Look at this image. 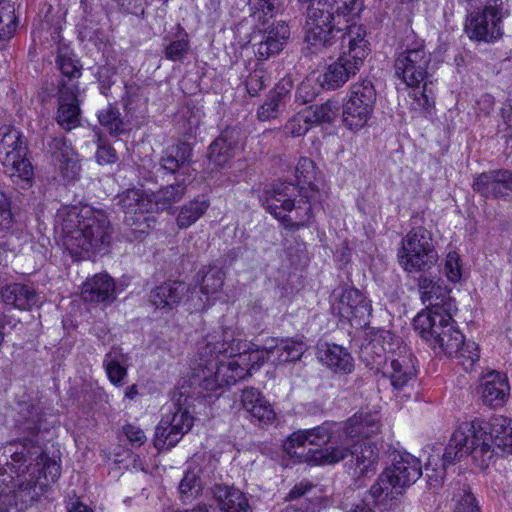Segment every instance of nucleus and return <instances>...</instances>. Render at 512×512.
<instances>
[{
	"label": "nucleus",
	"mask_w": 512,
	"mask_h": 512,
	"mask_svg": "<svg viewBox=\"0 0 512 512\" xmlns=\"http://www.w3.org/2000/svg\"><path fill=\"white\" fill-rule=\"evenodd\" d=\"M117 205L125 214L123 237L130 242L143 240L155 222L152 200L139 189H128L117 196Z\"/></svg>",
	"instance_id": "obj_11"
},
{
	"label": "nucleus",
	"mask_w": 512,
	"mask_h": 512,
	"mask_svg": "<svg viewBox=\"0 0 512 512\" xmlns=\"http://www.w3.org/2000/svg\"><path fill=\"white\" fill-rule=\"evenodd\" d=\"M334 34V42L330 47L341 40L342 52L337 61L329 65L323 75L321 86L327 89L339 88L355 76L369 53L368 41L365 39L366 30L361 25L345 24L343 31ZM324 49L327 47L319 53ZM307 50L313 54L311 50Z\"/></svg>",
	"instance_id": "obj_6"
},
{
	"label": "nucleus",
	"mask_w": 512,
	"mask_h": 512,
	"mask_svg": "<svg viewBox=\"0 0 512 512\" xmlns=\"http://www.w3.org/2000/svg\"><path fill=\"white\" fill-rule=\"evenodd\" d=\"M473 189L484 197H504L512 192V173L507 170L481 173L474 180Z\"/></svg>",
	"instance_id": "obj_27"
},
{
	"label": "nucleus",
	"mask_w": 512,
	"mask_h": 512,
	"mask_svg": "<svg viewBox=\"0 0 512 512\" xmlns=\"http://www.w3.org/2000/svg\"><path fill=\"white\" fill-rule=\"evenodd\" d=\"M188 398L186 392L180 391L178 398L174 400L175 411L163 417L181 438L193 426V417L187 406Z\"/></svg>",
	"instance_id": "obj_37"
},
{
	"label": "nucleus",
	"mask_w": 512,
	"mask_h": 512,
	"mask_svg": "<svg viewBox=\"0 0 512 512\" xmlns=\"http://www.w3.org/2000/svg\"><path fill=\"white\" fill-rule=\"evenodd\" d=\"M332 309L340 318L357 328L367 326L372 314L370 301L356 288L345 289Z\"/></svg>",
	"instance_id": "obj_15"
},
{
	"label": "nucleus",
	"mask_w": 512,
	"mask_h": 512,
	"mask_svg": "<svg viewBox=\"0 0 512 512\" xmlns=\"http://www.w3.org/2000/svg\"><path fill=\"white\" fill-rule=\"evenodd\" d=\"M464 30L471 40L491 43L503 36V20L479 9L467 16Z\"/></svg>",
	"instance_id": "obj_17"
},
{
	"label": "nucleus",
	"mask_w": 512,
	"mask_h": 512,
	"mask_svg": "<svg viewBox=\"0 0 512 512\" xmlns=\"http://www.w3.org/2000/svg\"><path fill=\"white\" fill-rule=\"evenodd\" d=\"M428 84L422 83V90L413 92V108L421 111L424 116L431 115L434 110V94Z\"/></svg>",
	"instance_id": "obj_53"
},
{
	"label": "nucleus",
	"mask_w": 512,
	"mask_h": 512,
	"mask_svg": "<svg viewBox=\"0 0 512 512\" xmlns=\"http://www.w3.org/2000/svg\"><path fill=\"white\" fill-rule=\"evenodd\" d=\"M320 195L313 188H299L291 182H276L260 195L263 207L287 226L307 225L314 217L315 203Z\"/></svg>",
	"instance_id": "obj_5"
},
{
	"label": "nucleus",
	"mask_w": 512,
	"mask_h": 512,
	"mask_svg": "<svg viewBox=\"0 0 512 512\" xmlns=\"http://www.w3.org/2000/svg\"><path fill=\"white\" fill-rule=\"evenodd\" d=\"M193 148L187 142L169 146L160 159V166L165 171L188 175L192 164Z\"/></svg>",
	"instance_id": "obj_34"
},
{
	"label": "nucleus",
	"mask_w": 512,
	"mask_h": 512,
	"mask_svg": "<svg viewBox=\"0 0 512 512\" xmlns=\"http://www.w3.org/2000/svg\"><path fill=\"white\" fill-rule=\"evenodd\" d=\"M477 425L485 431L483 440L489 446L491 451V460L494 457L495 449L503 453L512 455V419L503 415H496L490 418L488 422L474 420Z\"/></svg>",
	"instance_id": "obj_16"
},
{
	"label": "nucleus",
	"mask_w": 512,
	"mask_h": 512,
	"mask_svg": "<svg viewBox=\"0 0 512 512\" xmlns=\"http://www.w3.org/2000/svg\"><path fill=\"white\" fill-rule=\"evenodd\" d=\"M176 33L173 36L166 35L164 41V56L170 61H182L190 50L188 33L181 25H177Z\"/></svg>",
	"instance_id": "obj_38"
},
{
	"label": "nucleus",
	"mask_w": 512,
	"mask_h": 512,
	"mask_svg": "<svg viewBox=\"0 0 512 512\" xmlns=\"http://www.w3.org/2000/svg\"><path fill=\"white\" fill-rule=\"evenodd\" d=\"M1 298L4 304L19 310L29 311L41 304L37 291L30 285L11 283L1 289Z\"/></svg>",
	"instance_id": "obj_32"
},
{
	"label": "nucleus",
	"mask_w": 512,
	"mask_h": 512,
	"mask_svg": "<svg viewBox=\"0 0 512 512\" xmlns=\"http://www.w3.org/2000/svg\"><path fill=\"white\" fill-rule=\"evenodd\" d=\"M54 166L67 181H75L80 177L81 165L76 151L64 137H54L48 143Z\"/></svg>",
	"instance_id": "obj_18"
},
{
	"label": "nucleus",
	"mask_w": 512,
	"mask_h": 512,
	"mask_svg": "<svg viewBox=\"0 0 512 512\" xmlns=\"http://www.w3.org/2000/svg\"><path fill=\"white\" fill-rule=\"evenodd\" d=\"M57 64L64 77L60 86L63 82L66 84L74 83L77 85V79L81 76V65L79 61L67 53H59L57 56Z\"/></svg>",
	"instance_id": "obj_47"
},
{
	"label": "nucleus",
	"mask_w": 512,
	"mask_h": 512,
	"mask_svg": "<svg viewBox=\"0 0 512 512\" xmlns=\"http://www.w3.org/2000/svg\"><path fill=\"white\" fill-rule=\"evenodd\" d=\"M269 77L263 70H254L246 80V88L250 95H257L268 84Z\"/></svg>",
	"instance_id": "obj_61"
},
{
	"label": "nucleus",
	"mask_w": 512,
	"mask_h": 512,
	"mask_svg": "<svg viewBox=\"0 0 512 512\" xmlns=\"http://www.w3.org/2000/svg\"><path fill=\"white\" fill-rule=\"evenodd\" d=\"M280 349H287L289 362H293L301 358L305 351V345L300 341L286 339L280 341Z\"/></svg>",
	"instance_id": "obj_64"
},
{
	"label": "nucleus",
	"mask_w": 512,
	"mask_h": 512,
	"mask_svg": "<svg viewBox=\"0 0 512 512\" xmlns=\"http://www.w3.org/2000/svg\"><path fill=\"white\" fill-rule=\"evenodd\" d=\"M465 2L475 3L482 5L485 12L490 13L496 18L504 20L509 16V1L508 0H465Z\"/></svg>",
	"instance_id": "obj_54"
},
{
	"label": "nucleus",
	"mask_w": 512,
	"mask_h": 512,
	"mask_svg": "<svg viewBox=\"0 0 512 512\" xmlns=\"http://www.w3.org/2000/svg\"><path fill=\"white\" fill-rule=\"evenodd\" d=\"M320 360L335 372L351 373L354 364L351 354L337 344H326L319 352Z\"/></svg>",
	"instance_id": "obj_36"
},
{
	"label": "nucleus",
	"mask_w": 512,
	"mask_h": 512,
	"mask_svg": "<svg viewBox=\"0 0 512 512\" xmlns=\"http://www.w3.org/2000/svg\"><path fill=\"white\" fill-rule=\"evenodd\" d=\"M281 6V0H249L251 16L255 21L265 23L274 16Z\"/></svg>",
	"instance_id": "obj_48"
},
{
	"label": "nucleus",
	"mask_w": 512,
	"mask_h": 512,
	"mask_svg": "<svg viewBox=\"0 0 512 512\" xmlns=\"http://www.w3.org/2000/svg\"><path fill=\"white\" fill-rule=\"evenodd\" d=\"M16 28L17 18L14 5L9 1H0V39H10L14 35Z\"/></svg>",
	"instance_id": "obj_46"
},
{
	"label": "nucleus",
	"mask_w": 512,
	"mask_h": 512,
	"mask_svg": "<svg viewBox=\"0 0 512 512\" xmlns=\"http://www.w3.org/2000/svg\"><path fill=\"white\" fill-rule=\"evenodd\" d=\"M18 414L15 427L19 433H27L29 436L6 443L3 446V455L6 457L5 466L9 474L20 479L37 475L45 450L38 439L42 420L40 407L33 403H23L19 405Z\"/></svg>",
	"instance_id": "obj_4"
},
{
	"label": "nucleus",
	"mask_w": 512,
	"mask_h": 512,
	"mask_svg": "<svg viewBox=\"0 0 512 512\" xmlns=\"http://www.w3.org/2000/svg\"><path fill=\"white\" fill-rule=\"evenodd\" d=\"M209 207V202L205 199L195 198L181 206L176 223L180 229H185L193 225Z\"/></svg>",
	"instance_id": "obj_41"
},
{
	"label": "nucleus",
	"mask_w": 512,
	"mask_h": 512,
	"mask_svg": "<svg viewBox=\"0 0 512 512\" xmlns=\"http://www.w3.org/2000/svg\"><path fill=\"white\" fill-rule=\"evenodd\" d=\"M485 437L483 431L475 421H466L461 423L450 437L445 451L442 455V468L432 469L433 474H429L431 461L426 465V475L431 486H438L442 483L445 476V468L460 461L463 457L470 455L481 468H485L491 461V451L485 442L478 443Z\"/></svg>",
	"instance_id": "obj_7"
},
{
	"label": "nucleus",
	"mask_w": 512,
	"mask_h": 512,
	"mask_svg": "<svg viewBox=\"0 0 512 512\" xmlns=\"http://www.w3.org/2000/svg\"><path fill=\"white\" fill-rule=\"evenodd\" d=\"M452 357L458 360V363L466 372L473 370L475 363L479 360V347L474 342H467L459 347Z\"/></svg>",
	"instance_id": "obj_52"
},
{
	"label": "nucleus",
	"mask_w": 512,
	"mask_h": 512,
	"mask_svg": "<svg viewBox=\"0 0 512 512\" xmlns=\"http://www.w3.org/2000/svg\"><path fill=\"white\" fill-rule=\"evenodd\" d=\"M392 479L394 487L399 488V493L403 489L410 487L422 475V466L420 460L410 453H397L393 458L391 467L386 468Z\"/></svg>",
	"instance_id": "obj_21"
},
{
	"label": "nucleus",
	"mask_w": 512,
	"mask_h": 512,
	"mask_svg": "<svg viewBox=\"0 0 512 512\" xmlns=\"http://www.w3.org/2000/svg\"><path fill=\"white\" fill-rule=\"evenodd\" d=\"M379 429L376 414L360 413L349 418L343 426L326 422L312 429L293 432L283 448L290 457L312 465L335 464L351 456L355 474L365 476L376 471L379 451L369 438Z\"/></svg>",
	"instance_id": "obj_1"
},
{
	"label": "nucleus",
	"mask_w": 512,
	"mask_h": 512,
	"mask_svg": "<svg viewBox=\"0 0 512 512\" xmlns=\"http://www.w3.org/2000/svg\"><path fill=\"white\" fill-rule=\"evenodd\" d=\"M302 8L306 5V34L304 42L306 49L317 53L334 42L335 34L344 30L345 24H350L344 15L332 12L327 0H298Z\"/></svg>",
	"instance_id": "obj_8"
},
{
	"label": "nucleus",
	"mask_w": 512,
	"mask_h": 512,
	"mask_svg": "<svg viewBox=\"0 0 512 512\" xmlns=\"http://www.w3.org/2000/svg\"><path fill=\"white\" fill-rule=\"evenodd\" d=\"M78 85L62 83L59 89V107L57 122L65 130L70 131L80 123V108L78 103Z\"/></svg>",
	"instance_id": "obj_24"
},
{
	"label": "nucleus",
	"mask_w": 512,
	"mask_h": 512,
	"mask_svg": "<svg viewBox=\"0 0 512 512\" xmlns=\"http://www.w3.org/2000/svg\"><path fill=\"white\" fill-rule=\"evenodd\" d=\"M399 493V488L394 487L391 477L386 469L379 475L377 481L371 486L369 494L375 501L392 499L393 492Z\"/></svg>",
	"instance_id": "obj_51"
},
{
	"label": "nucleus",
	"mask_w": 512,
	"mask_h": 512,
	"mask_svg": "<svg viewBox=\"0 0 512 512\" xmlns=\"http://www.w3.org/2000/svg\"><path fill=\"white\" fill-rule=\"evenodd\" d=\"M27 151L20 131L11 126L0 128V161L12 182L22 189L31 187L34 175Z\"/></svg>",
	"instance_id": "obj_9"
},
{
	"label": "nucleus",
	"mask_w": 512,
	"mask_h": 512,
	"mask_svg": "<svg viewBox=\"0 0 512 512\" xmlns=\"http://www.w3.org/2000/svg\"><path fill=\"white\" fill-rule=\"evenodd\" d=\"M376 103V90L370 80L364 79L351 85L342 106V120L346 128L359 131L370 120Z\"/></svg>",
	"instance_id": "obj_13"
},
{
	"label": "nucleus",
	"mask_w": 512,
	"mask_h": 512,
	"mask_svg": "<svg viewBox=\"0 0 512 512\" xmlns=\"http://www.w3.org/2000/svg\"><path fill=\"white\" fill-rule=\"evenodd\" d=\"M142 101L141 88L135 83L125 84V94L122 97L125 111L133 113L140 106Z\"/></svg>",
	"instance_id": "obj_57"
},
{
	"label": "nucleus",
	"mask_w": 512,
	"mask_h": 512,
	"mask_svg": "<svg viewBox=\"0 0 512 512\" xmlns=\"http://www.w3.org/2000/svg\"><path fill=\"white\" fill-rule=\"evenodd\" d=\"M241 130L237 127H226L210 144L208 152L209 163L223 168L229 165L238 147Z\"/></svg>",
	"instance_id": "obj_23"
},
{
	"label": "nucleus",
	"mask_w": 512,
	"mask_h": 512,
	"mask_svg": "<svg viewBox=\"0 0 512 512\" xmlns=\"http://www.w3.org/2000/svg\"><path fill=\"white\" fill-rule=\"evenodd\" d=\"M269 344L270 341L262 348H254L235 338L231 328L214 330L206 336L205 346L200 347L201 359L208 365L202 367L201 374L193 375V384L209 392L234 385L272 358Z\"/></svg>",
	"instance_id": "obj_2"
},
{
	"label": "nucleus",
	"mask_w": 512,
	"mask_h": 512,
	"mask_svg": "<svg viewBox=\"0 0 512 512\" xmlns=\"http://www.w3.org/2000/svg\"><path fill=\"white\" fill-rule=\"evenodd\" d=\"M189 286L181 281L165 282L151 290L150 303L157 309L172 310L188 294Z\"/></svg>",
	"instance_id": "obj_33"
},
{
	"label": "nucleus",
	"mask_w": 512,
	"mask_h": 512,
	"mask_svg": "<svg viewBox=\"0 0 512 512\" xmlns=\"http://www.w3.org/2000/svg\"><path fill=\"white\" fill-rule=\"evenodd\" d=\"M186 193V186L183 183H175L160 188L153 194V206L157 210L170 209L173 204L179 202Z\"/></svg>",
	"instance_id": "obj_42"
},
{
	"label": "nucleus",
	"mask_w": 512,
	"mask_h": 512,
	"mask_svg": "<svg viewBox=\"0 0 512 512\" xmlns=\"http://www.w3.org/2000/svg\"><path fill=\"white\" fill-rule=\"evenodd\" d=\"M13 477H5L0 488V503L15 506L18 510H26L38 503L46 493L47 484L40 482L38 475L18 479L11 485Z\"/></svg>",
	"instance_id": "obj_14"
},
{
	"label": "nucleus",
	"mask_w": 512,
	"mask_h": 512,
	"mask_svg": "<svg viewBox=\"0 0 512 512\" xmlns=\"http://www.w3.org/2000/svg\"><path fill=\"white\" fill-rule=\"evenodd\" d=\"M240 401L243 409L252 419L260 424H271L276 413L265 396L254 387H246L241 391Z\"/></svg>",
	"instance_id": "obj_31"
},
{
	"label": "nucleus",
	"mask_w": 512,
	"mask_h": 512,
	"mask_svg": "<svg viewBox=\"0 0 512 512\" xmlns=\"http://www.w3.org/2000/svg\"><path fill=\"white\" fill-rule=\"evenodd\" d=\"M398 262L408 273L425 272L438 261L432 233L424 227L411 229L401 240Z\"/></svg>",
	"instance_id": "obj_10"
},
{
	"label": "nucleus",
	"mask_w": 512,
	"mask_h": 512,
	"mask_svg": "<svg viewBox=\"0 0 512 512\" xmlns=\"http://www.w3.org/2000/svg\"><path fill=\"white\" fill-rule=\"evenodd\" d=\"M430 63L431 53L426 51L424 42H412L398 53L394 62L395 75L413 88H419L422 83L432 84Z\"/></svg>",
	"instance_id": "obj_12"
},
{
	"label": "nucleus",
	"mask_w": 512,
	"mask_h": 512,
	"mask_svg": "<svg viewBox=\"0 0 512 512\" xmlns=\"http://www.w3.org/2000/svg\"><path fill=\"white\" fill-rule=\"evenodd\" d=\"M180 439L181 437L168 425V420L162 418L155 431V447L159 451L169 450L171 447L175 446Z\"/></svg>",
	"instance_id": "obj_49"
},
{
	"label": "nucleus",
	"mask_w": 512,
	"mask_h": 512,
	"mask_svg": "<svg viewBox=\"0 0 512 512\" xmlns=\"http://www.w3.org/2000/svg\"><path fill=\"white\" fill-rule=\"evenodd\" d=\"M443 273L449 281L455 283L461 278V267L459 264V256L456 252H449L445 264Z\"/></svg>",
	"instance_id": "obj_62"
},
{
	"label": "nucleus",
	"mask_w": 512,
	"mask_h": 512,
	"mask_svg": "<svg viewBox=\"0 0 512 512\" xmlns=\"http://www.w3.org/2000/svg\"><path fill=\"white\" fill-rule=\"evenodd\" d=\"M478 393L485 406L494 409L503 407L510 395L507 376L497 371L488 372L480 380Z\"/></svg>",
	"instance_id": "obj_19"
},
{
	"label": "nucleus",
	"mask_w": 512,
	"mask_h": 512,
	"mask_svg": "<svg viewBox=\"0 0 512 512\" xmlns=\"http://www.w3.org/2000/svg\"><path fill=\"white\" fill-rule=\"evenodd\" d=\"M451 319V312H420L414 318L413 326L421 338L434 349Z\"/></svg>",
	"instance_id": "obj_22"
},
{
	"label": "nucleus",
	"mask_w": 512,
	"mask_h": 512,
	"mask_svg": "<svg viewBox=\"0 0 512 512\" xmlns=\"http://www.w3.org/2000/svg\"><path fill=\"white\" fill-rule=\"evenodd\" d=\"M98 119L100 124L113 136L120 135L127 130L119 111L115 107L109 106L102 110L98 115Z\"/></svg>",
	"instance_id": "obj_50"
},
{
	"label": "nucleus",
	"mask_w": 512,
	"mask_h": 512,
	"mask_svg": "<svg viewBox=\"0 0 512 512\" xmlns=\"http://www.w3.org/2000/svg\"><path fill=\"white\" fill-rule=\"evenodd\" d=\"M225 274L218 267L203 268L197 273V283L204 294H215L224 283Z\"/></svg>",
	"instance_id": "obj_44"
},
{
	"label": "nucleus",
	"mask_w": 512,
	"mask_h": 512,
	"mask_svg": "<svg viewBox=\"0 0 512 512\" xmlns=\"http://www.w3.org/2000/svg\"><path fill=\"white\" fill-rule=\"evenodd\" d=\"M457 501L454 512H480L476 499L470 491L469 487L463 486L455 494Z\"/></svg>",
	"instance_id": "obj_56"
},
{
	"label": "nucleus",
	"mask_w": 512,
	"mask_h": 512,
	"mask_svg": "<svg viewBox=\"0 0 512 512\" xmlns=\"http://www.w3.org/2000/svg\"><path fill=\"white\" fill-rule=\"evenodd\" d=\"M56 228L61 231L63 245L75 258L105 250L111 242L110 222L101 210L64 209L57 214Z\"/></svg>",
	"instance_id": "obj_3"
},
{
	"label": "nucleus",
	"mask_w": 512,
	"mask_h": 512,
	"mask_svg": "<svg viewBox=\"0 0 512 512\" xmlns=\"http://www.w3.org/2000/svg\"><path fill=\"white\" fill-rule=\"evenodd\" d=\"M316 95L317 91L312 81L310 79H306L298 86L295 97L300 103L306 104L312 101Z\"/></svg>",
	"instance_id": "obj_63"
},
{
	"label": "nucleus",
	"mask_w": 512,
	"mask_h": 512,
	"mask_svg": "<svg viewBox=\"0 0 512 512\" xmlns=\"http://www.w3.org/2000/svg\"><path fill=\"white\" fill-rule=\"evenodd\" d=\"M60 474V464L50 459L45 453L44 459H41L40 471H37L38 479L43 475L45 479L55 482L60 477Z\"/></svg>",
	"instance_id": "obj_60"
},
{
	"label": "nucleus",
	"mask_w": 512,
	"mask_h": 512,
	"mask_svg": "<svg viewBox=\"0 0 512 512\" xmlns=\"http://www.w3.org/2000/svg\"><path fill=\"white\" fill-rule=\"evenodd\" d=\"M16 219L11 210L10 199L0 191V230L5 233H12Z\"/></svg>",
	"instance_id": "obj_55"
},
{
	"label": "nucleus",
	"mask_w": 512,
	"mask_h": 512,
	"mask_svg": "<svg viewBox=\"0 0 512 512\" xmlns=\"http://www.w3.org/2000/svg\"><path fill=\"white\" fill-rule=\"evenodd\" d=\"M444 331L445 332H442L440 341L433 350L436 354L453 356L455 352H458L459 347L464 344V336L458 328L455 327L453 319H451Z\"/></svg>",
	"instance_id": "obj_43"
},
{
	"label": "nucleus",
	"mask_w": 512,
	"mask_h": 512,
	"mask_svg": "<svg viewBox=\"0 0 512 512\" xmlns=\"http://www.w3.org/2000/svg\"><path fill=\"white\" fill-rule=\"evenodd\" d=\"M201 468L190 465L185 472L180 484L179 493L183 502L196 498L202 491Z\"/></svg>",
	"instance_id": "obj_40"
},
{
	"label": "nucleus",
	"mask_w": 512,
	"mask_h": 512,
	"mask_svg": "<svg viewBox=\"0 0 512 512\" xmlns=\"http://www.w3.org/2000/svg\"><path fill=\"white\" fill-rule=\"evenodd\" d=\"M123 354L121 349L113 347L105 354L103 359V367L106 371L109 381L115 385H122L123 379L127 376V368L122 364Z\"/></svg>",
	"instance_id": "obj_39"
},
{
	"label": "nucleus",
	"mask_w": 512,
	"mask_h": 512,
	"mask_svg": "<svg viewBox=\"0 0 512 512\" xmlns=\"http://www.w3.org/2000/svg\"><path fill=\"white\" fill-rule=\"evenodd\" d=\"M418 288L423 304H427V309L423 312H451L454 305L451 301L450 290L443 280L421 276Z\"/></svg>",
	"instance_id": "obj_20"
},
{
	"label": "nucleus",
	"mask_w": 512,
	"mask_h": 512,
	"mask_svg": "<svg viewBox=\"0 0 512 512\" xmlns=\"http://www.w3.org/2000/svg\"><path fill=\"white\" fill-rule=\"evenodd\" d=\"M290 38V28L285 21H276L269 25L262 34V39L255 44V55L259 60L278 54Z\"/></svg>",
	"instance_id": "obj_26"
},
{
	"label": "nucleus",
	"mask_w": 512,
	"mask_h": 512,
	"mask_svg": "<svg viewBox=\"0 0 512 512\" xmlns=\"http://www.w3.org/2000/svg\"><path fill=\"white\" fill-rule=\"evenodd\" d=\"M390 371H386L391 385L397 389H403L409 381L415 377L413 355L407 346L401 345L396 352L389 356Z\"/></svg>",
	"instance_id": "obj_28"
},
{
	"label": "nucleus",
	"mask_w": 512,
	"mask_h": 512,
	"mask_svg": "<svg viewBox=\"0 0 512 512\" xmlns=\"http://www.w3.org/2000/svg\"><path fill=\"white\" fill-rule=\"evenodd\" d=\"M85 302L109 305L116 299V287L112 277L99 273L87 279L82 287Z\"/></svg>",
	"instance_id": "obj_29"
},
{
	"label": "nucleus",
	"mask_w": 512,
	"mask_h": 512,
	"mask_svg": "<svg viewBox=\"0 0 512 512\" xmlns=\"http://www.w3.org/2000/svg\"><path fill=\"white\" fill-rule=\"evenodd\" d=\"M213 495L223 512H252L245 494L235 487L217 484Z\"/></svg>",
	"instance_id": "obj_35"
},
{
	"label": "nucleus",
	"mask_w": 512,
	"mask_h": 512,
	"mask_svg": "<svg viewBox=\"0 0 512 512\" xmlns=\"http://www.w3.org/2000/svg\"><path fill=\"white\" fill-rule=\"evenodd\" d=\"M311 122L305 117V111L291 118L285 125L286 134L292 137L304 135L310 129Z\"/></svg>",
	"instance_id": "obj_58"
},
{
	"label": "nucleus",
	"mask_w": 512,
	"mask_h": 512,
	"mask_svg": "<svg viewBox=\"0 0 512 512\" xmlns=\"http://www.w3.org/2000/svg\"><path fill=\"white\" fill-rule=\"evenodd\" d=\"M292 89V78H282L269 92L265 102L258 109V119L261 121H268L277 118L284 110L287 100L290 99Z\"/></svg>",
	"instance_id": "obj_30"
},
{
	"label": "nucleus",
	"mask_w": 512,
	"mask_h": 512,
	"mask_svg": "<svg viewBox=\"0 0 512 512\" xmlns=\"http://www.w3.org/2000/svg\"><path fill=\"white\" fill-rule=\"evenodd\" d=\"M339 103L335 100H327L321 105L307 107L305 117L311 123H331L339 112Z\"/></svg>",
	"instance_id": "obj_45"
},
{
	"label": "nucleus",
	"mask_w": 512,
	"mask_h": 512,
	"mask_svg": "<svg viewBox=\"0 0 512 512\" xmlns=\"http://www.w3.org/2000/svg\"><path fill=\"white\" fill-rule=\"evenodd\" d=\"M117 70L112 65H103L97 71V79L100 86V91L103 95L107 96L111 86L115 83Z\"/></svg>",
	"instance_id": "obj_59"
},
{
	"label": "nucleus",
	"mask_w": 512,
	"mask_h": 512,
	"mask_svg": "<svg viewBox=\"0 0 512 512\" xmlns=\"http://www.w3.org/2000/svg\"><path fill=\"white\" fill-rule=\"evenodd\" d=\"M401 346L399 338H395L390 331H377L367 343L363 344L361 349V357L369 365H379L382 358L389 360L393 352Z\"/></svg>",
	"instance_id": "obj_25"
}]
</instances>
